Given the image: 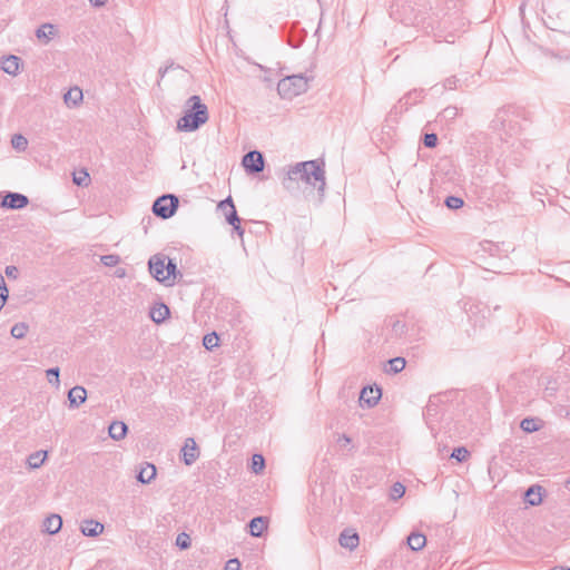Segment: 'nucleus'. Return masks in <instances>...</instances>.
Returning <instances> with one entry per match:
<instances>
[{
  "label": "nucleus",
  "instance_id": "2eb2a0df",
  "mask_svg": "<svg viewBox=\"0 0 570 570\" xmlns=\"http://www.w3.org/2000/svg\"><path fill=\"white\" fill-rule=\"evenodd\" d=\"M80 531L86 537H97L102 533L104 524L92 519L83 520L80 525Z\"/></svg>",
  "mask_w": 570,
  "mask_h": 570
},
{
  "label": "nucleus",
  "instance_id": "09e8293b",
  "mask_svg": "<svg viewBox=\"0 0 570 570\" xmlns=\"http://www.w3.org/2000/svg\"><path fill=\"white\" fill-rule=\"evenodd\" d=\"M89 2L94 6V7H101L105 4L106 0H89Z\"/></svg>",
  "mask_w": 570,
  "mask_h": 570
},
{
  "label": "nucleus",
  "instance_id": "aec40b11",
  "mask_svg": "<svg viewBox=\"0 0 570 570\" xmlns=\"http://www.w3.org/2000/svg\"><path fill=\"white\" fill-rule=\"evenodd\" d=\"M338 541L343 548L353 550L354 548H356L358 546L360 539H358V534L355 531L344 530L340 534Z\"/></svg>",
  "mask_w": 570,
  "mask_h": 570
},
{
  "label": "nucleus",
  "instance_id": "ddd939ff",
  "mask_svg": "<svg viewBox=\"0 0 570 570\" xmlns=\"http://www.w3.org/2000/svg\"><path fill=\"white\" fill-rule=\"evenodd\" d=\"M183 461L186 465H191L199 456L198 446L193 438H188L181 449Z\"/></svg>",
  "mask_w": 570,
  "mask_h": 570
},
{
  "label": "nucleus",
  "instance_id": "7ed1b4c3",
  "mask_svg": "<svg viewBox=\"0 0 570 570\" xmlns=\"http://www.w3.org/2000/svg\"><path fill=\"white\" fill-rule=\"evenodd\" d=\"M188 109L185 115L178 120L177 127L183 131L197 130L202 125L208 120V108L202 102L199 96H191L186 102Z\"/></svg>",
  "mask_w": 570,
  "mask_h": 570
},
{
  "label": "nucleus",
  "instance_id": "0eeeda50",
  "mask_svg": "<svg viewBox=\"0 0 570 570\" xmlns=\"http://www.w3.org/2000/svg\"><path fill=\"white\" fill-rule=\"evenodd\" d=\"M242 165L248 174H258L264 170L265 160L258 150H252L244 155Z\"/></svg>",
  "mask_w": 570,
  "mask_h": 570
},
{
  "label": "nucleus",
  "instance_id": "f3484780",
  "mask_svg": "<svg viewBox=\"0 0 570 570\" xmlns=\"http://www.w3.org/2000/svg\"><path fill=\"white\" fill-rule=\"evenodd\" d=\"M86 399H87V391L82 386H79V385L73 386L68 392V400H69L70 407H78L79 405L85 403Z\"/></svg>",
  "mask_w": 570,
  "mask_h": 570
},
{
  "label": "nucleus",
  "instance_id": "79ce46f5",
  "mask_svg": "<svg viewBox=\"0 0 570 570\" xmlns=\"http://www.w3.org/2000/svg\"><path fill=\"white\" fill-rule=\"evenodd\" d=\"M423 144L428 148H434L438 144V136L434 132L425 134L423 138Z\"/></svg>",
  "mask_w": 570,
  "mask_h": 570
},
{
  "label": "nucleus",
  "instance_id": "5701e85b",
  "mask_svg": "<svg viewBox=\"0 0 570 570\" xmlns=\"http://www.w3.org/2000/svg\"><path fill=\"white\" fill-rule=\"evenodd\" d=\"M127 431V425L121 421H115L109 425V436L116 441L122 440Z\"/></svg>",
  "mask_w": 570,
  "mask_h": 570
},
{
  "label": "nucleus",
  "instance_id": "2f4dec72",
  "mask_svg": "<svg viewBox=\"0 0 570 570\" xmlns=\"http://www.w3.org/2000/svg\"><path fill=\"white\" fill-rule=\"evenodd\" d=\"M218 342L219 337L215 332L206 334L203 338V345L209 351L218 346Z\"/></svg>",
  "mask_w": 570,
  "mask_h": 570
},
{
  "label": "nucleus",
  "instance_id": "a878e982",
  "mask_svg": "<svg viewBox=\"0 0 570 570\" xmlns=\"http://www.w3.org/2000/svg\"><path fill=\"white\" fill-rule=\"evenodd\" d=\"M156 476V468L151 463H147L146 466L141 468L137 480L144 484L149 483Z\"/></svg>",
  "mask_w": 570,
  "mask_h": 570
},
{
  "label": "nucleus",
  "instance_id": "f257e3e1",
  "mask_svg": "<svg viewBox=\"0 0 570 570\" xmlns=\"http://www.w3.org/2000/svg\"><path fill=\"white\" fill-rule=\"evenodd\" d=\"M462 0H393L391 4V17L400 20L404 24H417L423 18H420L421 9H415L414 6L425 8H435L441 11L451 10L459 7Z\"/></svg>",
  "mask_w": 570,
  "mask_h": 570
},
{
  "label": "nucleus",
  "instance_id": "39448f33",
  "mask_svg": "<svg viewBox=\"0 0 570 570\" xmlns=\"http://www.w3.org/2000/svg\"><path fill=\"white\" fill-rule=\"evenodd\" d=\"M308 81L303 73H287L277 81V92L282 99L292 100L307 90Z\"/></svg>",
  "mask_w": 570,
  "mask_h": 570
},
{
  "label": "nucleus",
  "instance_id": "e433bc0d",
  "mask_svg": "<svg viewBox=\"0 0 570 570\" xmlns=\"http://www.w3.org/2000/svg\"><path fill=\"white\" fill-rule=\"evenodd\" d=\"M445 206L450 209H459L464 205V202L461 197L456 196H448L444 202Z\"/></svg>",
  "mask_w": 570,
  "mask_h": 570
},
{
  "label": "nucleus",
  "instance_id": "412c9836",
  "mask_svg": "<svg viewBox=\"0 0 570 570\" xmlns=\"http://www.w3.org/2000/svg\"><path fill=\"white\" fill-rule=\"evenodd\" d=\"M268 520L265 517H255L249 523V533L252 537L258 538L263 534L264 530L267 528Z\"/></svg>",
  "mask_w": 570,
  "mask_h": 570
},
{
  "label": "nucleus",
  "instance_id": "8fccbe9b",
  "mask_svg": "<svg viewBox=\"0 0 570 570\" xmlns=\"http://www.w3.org/2000/svg\"><path fill=\"white\" fill-rule=\"evenodd\" d=\"M338 442H343L344 444H348L351 443V439L346 435V434H343L338 438Z\"/></svg>",
  "mask_w": 570,
  "mask_h": 570
},
{
  "label": "nucleus",
  "instance_id": "20e7f679",
  "mask_svg": "<svg viewBox=\"0 0 570 570\" xmlns=\"http://www.w3.org/2000/svg\"><path fill=\"white\" fill-rule=\"evenodd\" d=\"M491 127L507 137L517 135L521 130L517 109L512 107L500 108L491 121Z\"/></svg>",
  "mask_w": 570,
  "mask_h": 570
},
{
  "label": "nucleus",
  "instance_id": "5fc2aeb1",
  "mask_svg": "<svg viewBox=\"0 0 570 570\" xmlns=\"http://www.w3.org/2000/svg\"><path fill=\"white\" fill-rule=\"evenodd\" d=\"M264 81H265V82H271V81H272V79L266 77V78H264Z\"/></svg>",
  "mask_w": 570,
  "mask_h": 570
},
{
  "label": "nucleus",
  "instance_id": "1a4fd4ad",
  "mask_svg": "<svg viewBox=\"0 0 570 570\" xmlns=\"http://www.w3.org/2000/svg\"><path fill=\"white\" fill-rule=\"evenodd\" d=\"M165 265L166 272L165 276L161 277V284L165 286H174L178 279L183 278V273L178 269L175 259L168 256Z\"/></svg>",
  "mask_w": 570,
  "mask_h": 570
},
{
  "label": "nucleus",
  "instance_id": "6ab92c4d",
  "mask_svg": "<svg viewBox=\"0 0 570 570\" xmlns=\"http://www.w3.org/2000/svg\"><path fill=\"white\" fill-rule=\"evenodd\" d=\"M542 487L534 484L527 489L524 492V501L534 507L542 502Z\"/></svg>",
  "mask_w": 570,
  "mask_h": 570
},
{
  "label": "nucleus",
  "instance_id": "c85d7f7f",
  "mask_svg": "<svg viewBox=\"0 0 570 570\" xmlns=\"http://www.w3.org/2000/svg\"><path fill=\"white\" fill-rule=\"evenodd\" d=\"M389 365H390V367H389L387 372L397 374L404 370V367L406 365V361H405V358L397 356V357L391 358L389 361Z\"/></svg>",
  "mask_w": 570,
  "mask_h": 570
},
{
  "label": "nucleus",
  "instance_id": "49530a36",
  "mask_svg": "<svg viewBox=\"0 0 570 570\" xmlns=\"http://www.w3.org/2000/svg\"><path fill=\"white\" fill-rule=\"evenodd\" d=\"M224 570H240V562L236 558L229 559L226 562Z\"/></svg>",
  "mask_w": 570,
  "mask_h": 570
},
{
  "label": "nucleus",
  "instance_id": "6e6d98bb",
  "mask_svg": "<svg viewBox=\"0 0 570 570\" xmlns=\"http://www.w3.org/2000/svg\"><path fill=\"white\" fill-rule=\"evenodd\" d=\"M562 570H570V568H567V569H562Z\"/></svg>",
  "mask_w": 570,
  "mask_h": 570
},
{
  "label": "nucleus",
  "instance_id": "c9c22d12",
  "mask_svg": "<svg viewBox=\"0 0 570 570\" xmlns=\"http://www.w3.org/2000/svg\"><path fill=\"white\" fill-rule=\"evenodd\" d=\"M191 544V540H190V537L188 533L186 532H181L177 535L176 538V546L181 549V550H186L190 547Z\"/></svg>",
  "mask_w": 570,
  "mask_h": 570
},
{
  "label": "nucleus",
  "instance_id": "7c9ffc66",
  "mask_svg": "<svg viewBox=\"0 0 570 570\" xmlns=\"http://www.w3.org/2000/svg\"><path fill=\"white\" fill-rule=\"evenodd\" d=\"M28 332V325L23 322L17 323L11 327V335L14 338H23Z\"/></svg>",
  "mask_w": 570,
  "mask_h": 570
},
{
  "label": "nucleus",
  "instance_id": "c03bdc74",
  "mask_svg": "<svg viewBox=\"0 0 570 570\" xmlns=\"http://www.w3.org/2000/svg\"><path fill=\"white\" fill-rule=\"evenodd\" d=\"M442 116L444 118H448V119H453L458 116V108L456 107H446L443 111H442Z\"/></svg>",
  "mask_w": 570,
  "mask_h": 570
},
{
  "label": "nucleus",
  "instance_id": "bb28decb",
  "mask_svg": "<svg viewBox=\"0 0 570 570\" xmlns=\"http://www.w3.org/2000/svg\"><path fill=\"white\" fill-rule=\"evenodd\" d=\"M20 58L14 55H10L2 60L1 71H18Z\"/></svg>",
  "mask_w": 570,
  "mask_h": 570
},
{
  "label": "nucleus",
  "instance_id": "de8ad7c7",
  "mask_svg": "<svg viewBox=\"0 0 570 570\" xmlns=\"http://www.w3.org/2000/svg\"><path fill=\"white\" fill-rule=\"evenodd\" d=\"M230 225L233 226V228H234V230L237 233V235H238L239 237H243V235H244V229H243V228H242V226H240V222H239V223H234V224H230Z\"/></svg>",
  "mask_w": 570,
  "mask_h": 570
},
{
  "label": "nucleus",
  "instance_id": "a19ab883",
  "mask_svg": "<svg viewBox=\"0 0 570 570\" xmlns=\"http://www.w3.org/2000/svg\"><path fill=\"white\" fill-rule=\"evenodd\" d=\"M47 379H48V382L52 385H56V386H59V374H60V370L59 367H51L49 370H47Z\"/></svg>",
  "mask_w": 570,
  "mask_h": 570
},
{
  "label": "nucleus",
  "instance_id": "603ef678",
  "mask_svg": "<svg viewBox=\"0 0 570 570\" xmlns=\"http://www.w3.org/2000/svg\"><path fill=\"white\" fill-rule=\"evenodd\" d=\"M258 67L261 68V71H264V72L271 71V69H265L262 66H258Z\"/></svg>",
  "mask_w": 570,
  "mask_h": 570
},
{
  "label": "nucleus",
  "instance_id": "37998d69",
  "mask_svg": "<svg viewBox=\"0 0 570 570\" xmlns=\"http://www.w3.org/2000/svg\"><path fill=\"white\" fill-rule=\"evenodd\" d=\"M89 179L87 171H80L79 175H73V183L78 186H86Z\"/></svg>",
  "mask_w": 570,
  "mask_h": 570
},
{
  "label": "nucleus",
  "instance_id": "393cba45",
  "mask_svg": "<svg viewBox=\"0 0 570 570\" xmlns=\"http://www.w3.org/2000/svg\"><path fill=\"white\" fill-rule=\"evenodd\" d=\"M425 543H426V538L422 533L412 532L407 537V544H409L410 549L413 551H420L421 549L424 548Z\"/></svg>",
  "mask_w": 570,
  "mask_h": 570
},
{
  "label": "nucleus",
  "instance_id": "f704fd0d",
  "mask_svg": "<svg viewBox=\"0 0 570 570\" xmlns=\"http://www.w3.org/2000/svg\"><path fill=\"white\" fill-rule=\"evenodd\" d=\"M404 493L405 487L400 482H395L391 488L390 498L395 501L401 499L404 495Z\"/></svg>",
  "mask_w": 570,
  "mask_h": 570
},
{
  "label": "nucleus",
  "instance_id": "6e6552de",
  "mask_svg": "<svg viewBox=\"0 0 570 570\" xmlns=\"http://www.w3.org/2000/svg\"><path fill=\"white\" fill-rule=\"evenodd\" d=\"M167 256L165 254L158 253L148 259V271L150 275L161 284V277L165 276Z\"/></svg>",
  "mask_w": 570,
  "mask_h": 570
},
{
  "label": "nucleus",
  "instance_id": "72a5a7b5",
  "mask_svg": "<svg viewBox=\"0 0 570 570\" xmlns=\"http://www.w3.org/2000/svg\"><path fill=\"white\" fill-rule=\"evenodd\" d=\"M9 297V291L2 274H0V311L6 305Z\"/></svg>",
  "mask_w": 570,
  "mask_h": 570
},
{
  "label": "nucleus",
  "instance_id": "cd10ccee",
  "mask_svg": "<svg viewBox=\"0 0 570 570\" xmlns=\"http://www.w3.org/2000/svg\"><path fill=\"white\" fill-rule=\"evenodd\" d=\"M46 458L47 451H37L29 455L27 462L31 469H38L43 464Z\"/></svg>",
  "mask_w": 570,
  "mask_h": 570
},
{
  "label": "nucleus",
  "instance_id": "f8f14e48",
  "mask_svg": "<svg viewBox=\"0 0 570 570\" xmlns=\"http://www.w3.org/2000/svg\"><path fill=\"white\" fill-rule=\"evenodd\" d=\"M462 77H458L455 75L449 77L445 79L442 88L445 90H453V89H462V88H469L472 85L476 83V80L474 79V73L471 75V78L473 79L471 83L468 82V75L469 73H460Z\"/></svg>",
  "mask_w": 570,
  "mask_h": 570
},
{
  "label": "nucleus",
  "instance_id": "9d476101",
  "mask_svg": "<svg viewBox=\"0 0 570 570\" xmlns=\"http://www.w3.org/2000/svg\"><path fill=\"white\" fill-rule=\"evenodd\" d=\"M29 204V199L26 195L20 193H7L1 202V206L9 209H21Z\"/></svg>",
  "mask_w": 570,
  "mask_h": 570
},
{
  "label": "nucleus",
  "instance_id": "864d4df0",
  "mask_svg": "<svg viewBox=\"0 0 570 570\" xmlns=\"http://www.w3.org/2000/svg\"><path fill=\"white\" fill-rule=\"evenodd\" d=\"M117 275L118 276H124L125 275V271L118 272Z\"/></svg>",
  "mask_w": 570,
  "mask_h": 570
},
{
  "label": "nucleus",
  "instance_id": "b1692460",
  "mask_svg": "<svg viewBox=\"0 0 570 570\" xmlns=\"http://www.w3.org/2000/svg\"><path fill=\"white\" fill-rule=\"evenodd\" d=\"M55 33V26L51 23H43L36 30V37L45 43L49 42Z\"/></svg>",
  "mask_w": 570,
  "mask_h": 570
},
{
  "label": "nucleus",
  "instance_id": "dca6fc26",
  "mask_svg": "<svg viewBox=\"0 0 570 570\" xmlns=\"http://www.w3.org/2000/svg\"><path fill=\"white\" fill-rule=\"evenodd\" d=\"M83 98L82 90L75 86L71 87L67 92L63 94V102L68 108L77 107Z\"/></svg>",
  "mask_w": 570,
  "mask_h": 570
},
{
  "label": "nucleus",
  "instance_id": "a211bd4d",
  "mask_svg": "<svg viewBox=\"0 0 570 570\" xmlns=\"http://www.w3.org/2000/svg\"><path fill=\"white\" fill-rule=\"evenodd\" d=\"M150 318L157 323H163L170 315L169 307L165 303H156L149 312Z\"/></svg>",
  "mask_w": 570,
  "mask_h": 570
},
{
  "label": "nucleus",
  "instance_id": "4be33fe9",
  "mask_svg": "<svg viewBox=\"0 0 570 570\" xmlns=\"http://www.w3.org/2000/svg\"><path fill=\"white\" fill-rule=\"evenodd\" d=\"M62 519L59 514H51L43 521V529L49 534H56L61 530Z\"/></svg>",
  "mask_w": 570,
  "mask_h": 570
},
{
  "label": "nucleus",
  "instance_id": "ea45409f",
  "mask_svg": "<svg viewBox=\"0 0 570 570\" xmlns=\"http://www.w3.org/2000/svg\"><path fill=\"white\" fill-rule=\"evenodd\" d=\"M100 262L107 267H114L119 264L120 257L116 254L102 255Z\"/></svg>",
  "mask_w": 570,
  "mask_h": 570
},
{
  "label": "nucleus",
  "instance_id": "a18cd8bd",
  "mask_svg": "<svg viewBox=\"0 0 570 570\" xmlns=\"http://www.w3.org/2000/svg\"><path fill=\"white\" fill-rule=\"evenodd\" d=\"M4 273H6L7 277L12 278V279H17L18 275H19L18 268L13 265L7 266L4 269Z\"/></svg>",
  "mask_w": 570,
  "mask_h": 570
},
{
  "label": "nucleus",
  "instance_id": "4c0bfd02",
  "mask_svg": "<svg viewBox=\"0 0 570 570\" xmlns=\"http://www.w3.org/2000/svg\"><path fill=\"white\" fill-rule=\"evenodd\" d=\"M469 455L470 452L464 446L455 448L451 453V458L455 459L459 462L465 461Z\"/></svg>",
  "mask_w": 570,
  "mask_h": 570
},
{
  "label": "nucleus",
  "instance_id": "f03ea898",
  "mask_svg": "<svg viewBox=\"0 0 570 570\" xmlns=\"http://www.w3.org/2000/svg\"><path fill=\"white\" fill-rule=\"evenodd\" d=\"M295 180H302L323 193L326 185L325 170L316 160L297 163L287 170L286 177L283 179V186L289 189L291 183Z\"/></svg>",
  "mask_w": 570,
  "mask_h": 570
},
{
  "label": "nucleus",
  "instance_id": "4468645a",
  "mask_svg": "<svg viewBox=\"0 0 570 570\" xmlns=\"http://www.w3.org/2000/svg\"><path fill=\"white\" fill-rule=\"evenodd\" d=\"M218 209L223 212L225 219L229 225L234 223H239V217L237 215L236 207L230 196L219 202Z\"/></svg>",
  "mask_w": 570,
  "mask_h": 570
},
{
  "label": "nucleus",
  "instance_id": "58836bf2",
  "mask_svg": "<svg viewBox=\"0 0 570 570\" xmlns=\"http://www.w3.org/2000/svg\"><path fill=\"white\" fill-rule=\"evenodd\" d=\"M265 466V459L262 454H254L252 458V469L255 473H259Z\"/></svg>",
  "mask_w": 570,
  "mask_h": 570
},
{
  "label": "nucleus",
  "instance_id": "473e14b6",
  "mask_svg": "<svg viewBox=\"0 0 570 570\" xmlns=\"http://www.w3.org/2000/svg\"><path fill=\"white\" fill-rule=\"evenodd\" d=\"M12 147L17 150H24L28 146V140L24 136L17 134L11 139Z\"/></svg>",
  "mask_w": 570,
  "mask_h": 570
},
{
  "label": "nucleus",
  "instance_id": "9b49d317",
  "mask_svg": "<svg viewBox=\"0 0 570 570\" xmlns=\"http://www.w3.org/2000/svg\"><path fill=\"white\" fill-rule=\"evenodd\" d=\"M381 396L382 391L380 387L365 386L361 391L360 403L361 405L365 404L367 407H373L379 403Z\"/></svg>",
  "mask_w": 570,
  "mask_h": 570
},
{
  "label": "nucleus",
  "instance_id": "423d86ee",
  "mask_svg": "<svg viewBox=\"0 0 570 570\" xmlns=\"http://www.w3.org/2000/svg\"><path fill=\"white\" fill-rule=\"evenodd\" d=\"M178 198L173 194H167L158 197L153 204V213L163 219H168L177 210Z\"/></svg>",
  "mask_w": 570,
  "mask_h": 570
},
{
  "label": "nucleus",
  "instance_id": "c756f323",
  "mask_svg": "<svg viewBox=\"0 0 570 570\" xmlns=\"http://www.w3.org/2000/svg\"><path fill=\"white\" fill-rule=\"evenodd\" d=\"M520 428L528 433L535 432L540 429L538 421L533 417H525L521 421Z\"/></svg>",
  "mask_w": 570,
  "mask_h": 570
},
{
  "label": "nucleus",
  "instance_id": "3c124183",
  "mask_svg": "<svg viewBox=\"0 0 570 570\" xmlns=\"http://www.w3.org/2000/svg\"><path fill=\"white\" fill-rule=\"evenodd\" d=\"M174 69H175V68H174V63H170L169 66H166V67H165L164 71H165V72H168V71L174 70ZM158 71H163V69H161V68H159V70H158Z\"/></svg>",
  "mask_w": 570,
  "mask_h": 570
}]
</instances>
